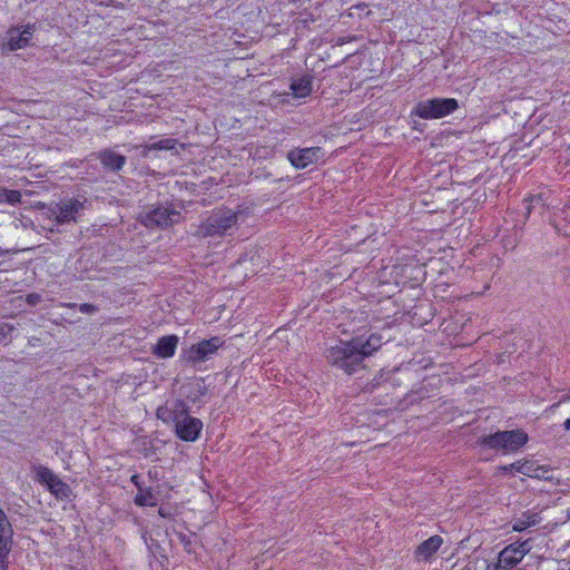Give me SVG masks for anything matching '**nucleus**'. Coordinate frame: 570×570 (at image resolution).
<instances>
[{
    "mask_svg": "<svg viewBox=\"0 0 570 570\" xmlns=\"http://www.w3.org/2000/svg\"><path fill=\"white\" fill-rule=\"evenodd\" d=\"M383 344V337L380 334H371L366 341L362 337H353L350 341H340L338 344L326 348V362L352 375L364 368V360L371 356Z\"/></svg>",
    "mask_w": 570,
    "mask_h": 570,
    "instance_id": "1",
    "label": "nucleus"
},
{
    "mask_svg": "<svg viewBox=\"0 0 570 570\" xmlns=\"http://www.w3.org/2000/svg\"><path fill=\"white\" fill-rule=\"evenodd\" d=\"M242 215L240 210L235 212L227 207L215 208L197 226L195 236L197 238H207L232 235Z\"/></svg>",
    "mask_w": 570,
    "mask_h": 570,
    "instance_id": "2",
    "label": "nucleus"
},
{
    "mask_svg": "<svg viewBox=\"0 0 570 570\" xmlns=\"http://www.w3.org/2000/svg\"><path fill=\"white\" fill-rule=\"evenodd\" d=\"M528 441V434L521 429L505 431L499 430L494 433L480 436L478 439V444L498 453L510 454L518 452L527 444Z\"/></svg>",
    "mask_w": 570,
    "mask_h": 570,
    "instance_id": "3",
    "label": "nucleus"
},
{
    "mask_svg": "<svg viewBox=\"0 0 570 570\" xmlns=\"http://www.w3.org/2000/svg\"><path fill=\"white\" fill-rule=\"evenodd\" d=\"M181 218L179 210L171 204H157L139 215V222L147 228L165 229L177 224Z\"/></svg>",
    "mask_w": 570,
    "mask_h": 570,
    "instance_id": "4",
    "label": "nucleus"
},
{
    "mask_svg": "<svg viewBox=\"0 0 570 570\" xmlns=\"http://www.w3.org/2000/svg\"><path fill=\"white\" fill-rule=\"evenodd\" d=\"M87 199L78 198L62 199L59 203L51 204L47 208L46 215L58 225L77 222V218L86 208Z\"/></svg>",
    "mask_w": 570,
    "mask_h": 570,
    "instance_id": "5",
    "label": "nucleus"
},
{
    "mask_svg": "<svg viewBox=\"0 0 570 570\" xmlns=\"http://www.w3.org/2000/svg\"><path fill=\"white\" fill-rule=\"evenodd\" d=\"M459 108L454 98H431L420 101L413 111L422 119H439L451 115Z\"/></svg>",
    "mask_w": 570,
    "mask_h": 570,
    "instance_id": "6",
    "label": "nucleus"
},
{
    "mask_svg": "<svg viewBox=\"0 0 570 570\" xmlns=\"http://www.w3.org/2000/svg\"><path fill=\"white\" fill-rule=\"evenodd\" d=\"M31 472L33 473V479L46 485L48 491L55 495L58 500L68 499L71 494V488L69 484L63 482L57 474L52 472L49 468L41 464H33L31 466Z\"/></svg>",
    "mask_w": 570,
    "mask_h": 570,
    "instance_id": "7",
    "label": "nucleus"
},
{
    "mask_svg": "<svg viewBox=\"0 0 570 570\" xmlns=\"http://www.w3.org/2000/svg\"><path fill=\"white\" fill-rule=\"evenodd\" d=\"M189 406L185 405V411L178 414V419L174 424L176 435L185 442H195L203 430V422L189 415Z\"/></svg>",
    "mask_w": 570,
    "mask_h": 570,
    "instance_id": "8",
    "label": "nucleus"
},
{
    "mask_svg": "<svg viewBox=\"0 0 570 570\" xmlns=\"http://www.w3.org/2000/svg\"><path fill=\"white\" fill-rule=\"evenodd\" d=\"M224 345V341L219 336H213L208 340H203L197 344H193L187 352V361L193 365L200 364L213 357L218 348Z\"/></svg>",
    "mask_w": 570,
    "mask_h": 570,
    "instance_id": "9",
    "label": "nucleus"
},
{
    "mask_svg": "<svg viewBox=\"0 0 570 570\" xmlns=\"http://www.w3.org/2000/svg\"><path fill=\"white\" fill-rule=\"evenodd\" d=\"M13 544V529L7 514L0 509V570L9 569V557Z\"/></svg>",
    "mask_w": 570,
    "mask_h": 570,
    "instance_id": "10",
    "label": "nucleus"
},
{
    "mask_svg": "<svg viewBox=\"0 0 570 570\" xmlns=\"http://www.w3.org/2000/svg\"><path fill=\"white\" fill-rule=\"evenodd\" d=\"M324 156L321 147L294 148L287 153V159L296 169L317 164Z\"/></svg>",
    "mask_w": 570,
    "mask_h": 570,
    "instance_id": "11",
    "label": "nucleus"
},
{
    "mask_svg": "<svg viewBox=\"0 0 570 570\" xmlns=\"http://www.w3.org/2000/svg\"><path fill=\"white\" fill-rule=\"evenodd\" d=\"M36 30L35 24H24L11 27L7 31L6 47L10 51L23 49L30 45L31 37Z\"/></svg>",
    "mask_w": 570,
    "mask_h": 570,
    "instance_id": "12",
    "label": "nucleus"
},
{
    "mask_svg": "<svg viewBox=\"0 0 570 570\" xmlns=\"http://www.w3.org/2000/svg\"><path fill=\"white\" fill-rule=\"evenodd\" d=\"M102 165L104 169L109 173H119L127 163V157L116 153L111 148H105L92 154Z\"/></svg>",
    "mask_w": 570,
    "mask_h": 570,
    "instance_id": "13",
    "label": "nucleus"
},
{
    "mask_svg": "<svg viewBox=\"0 0 570 570\" xmlns=\"http://www.w3.org/2000/svg\"><path fill=\"white\" fill-rule=\"evenodd\" d=\"M442 544L443 538L441 535L435 534L430 537L417 546L414 552L415 559L417 561L430 562Z\"/></svg>",
    "mask_w": 570,
    "mask_h": 570,
    "instance_id": "14",
    "label": "nucleus"
},
{
    "mask_svg": "<svg viewBox=\"0 0 570 570\" xmlns=\"http://www.w3.org/2000/svg\"><path fill=\"white\" fill-rule=\"evenodd\" d=\"M179 338L177 335L170 334L161 336L157 344L153 347V354L158 358H168L175 355Z\"/></svg>",
    "mask_w": 570,
    "mask_h": 570,
    "instance_id": "15",
    "label": "nucleus"
},
{
    "mask_svg": "<svg viewBox=\"0 0 570 570\" xmlns=\"http://www.w3.org/2000/svg\"><path fill=\"white\" fill-rule=\"evenodd\" d=\"M521 561L522 558L517 552V549L513 548V544H509L499 553L493 570H512Z\"/></svg>",
    "mask_w": 570,
    "mask_h": 570,
    "instance_id": "16",
    "label": "nucleus"
},
{
    "mask_svg": "<svg viewBox=\"0 0 570 570\" xmlns=\"http://www.w3.org/2000/svg\"><path fill=\"white\" fill-rule=\"evenodd\" d=\"M186 402L183 400H176L171 403L170 406H159L156 411L157 419L161 420L164 423H173L178 419V414L181 411H185Z\"/></svg>",
    "mask_w": 570,
    "mask_h": 570,
    "instance_id": "17",
    "label": "nucleus"
},
{
    "mask_svg": "<svg viewBox=\"0 0 570 570\" xmlns=\"http://www.w3.org/2000/svg\"><path fill=\"white\" fill-rule=\"evenodd\" d=\"M289 89L295 98H306L313 90V76L305 73L298 78L292 79Z\"/></svg>",
    "mask_w": 570,
    "mask_h": 570,
    "instance_id": "18",
    "label": "nucleus"
},
{
    "mask_svg": "<svg viewBox=\"0 0 570 570\" xmlns=\"http://www.w3.org/2000/svg\"><path fill=\"white\" fill-rule=\"evenodd\" d=\"M540 521H541V518H540L539 513L528 510V511L523 512L521 514V517L513 520L512 529L514 531L521 532L532 525L540 523Z\"/></svg>",
    "mask_w": 570,
    "mask_h": 570,
    "instance_id": "19",
    "label": "nucleus"
},
{
    "mask_svg": "<svg viewBox=\"0 0 570 570\" xmlns=\"http://www.w3.org/2000/svg\"><path fill=\"white\" fill-rule=\"evenodd\" d=\"M134 503L138 507H155L157 504V499L153 493V489L144 488L142 492H138L135 497Z\"/></svg>",
    "mask_w": 570,
    "mask_h": 570,
    "instance_id": "20",
    "label": "nucleus"
},
{
    "mask_svg": "<svg viewBox=\"0 0 570 570\" xmlns=\"http://www.w3.org/2000/svg\"><path fill=\"white\" fill-rule=\"evenodd\" d=\"M177 140L173 138L161 139L144 147L142 155L146 157L149 150H171L175 149Z\"/></svg>",
    "mask_w": 570,
    "mask_h": 570,
    "instance_id": "21",
    "label": "nucleus"
},
{
    "mask_svg": "<svg viewBox=\"0 0 570 570\" xmlns=\"http://www.w3.org/2000/svg\"><path fill=\"white\" fill-rule=\"evenodd\" d=\"M532 466H533V462H530V461L514 462L512 464L502 466V470H504L507 472L514 471V472L530 476L532 474Z\"/></svg>",
    "mask_w": 570,
    "mask_h": 570,
    "instance_id": "22",
    "label": "nucleus"
},
{
    "mask_svg": "<svg viewBox=\"0 0 570 570\" xmlns=\"http://www.w3.org/2000/svg\"><path fill=\"white\" fill-rule=\"evenodd\" d=\"M21 202V194L19 190L0 188V203L16 205Z\"/></svg>",
    "mask_w": 570,
    "mask_h": 570,
    "instance_id": "23",
    "label": "nucleus"
},
{
    "mask_svg": "<svg viewBox=\"0 0 570 570\" xmlns=\"http://www.w3.org/2000/svg\"><path fill=\"white\" fill-rule=\"evenodd\" d=\"M512 544H513V548L517 549V552L519 553V556L522 559L532 549V540L531 539H527V540L521 541V542H514Z\"/></svg>",
    "mask_w": 570,
    "mask_h": 570,
    "instance_id": "24",
    "label": "nucleus"
},
{
    "mask_svg": "<svg viewBox=\"0 0 570 570\" xmlns=\"http://www.w3.org/2000/svg\"><path fill=\"white\" fill-rule=\"evenodd\" d=\"M14 330V326L9 323L0 324V342H4L6 344L10 342Z\"/></svg>",
    "mask_w": 570,
    "mask_h": 570,
    "instance_id": "25",
    "label": "nucleus"
},
{
    "mask_svg": "<svg viewBox=\"0 0 570 570\" xmlns=\"http://www.w3.org/2000/svg\"><path fill=\"white\" fill-rule=\"evenodd\" d=\"M549 472H550V470L548 468H546L543 465H535L533 463L532 474L530 475V478L549 480L550 479V476L548 475Z\"/></svg>",
    "mask_w": 570,
    "mask_h": 570,
    "instance_id": "26",
    "label": "nucleus"
},
{
    "mask_svg": "<svg viewBox=\"0 0 570 570\" xmlns=\"http://www.w3.org/2000/svg\"><path fill=\"white\" fill-rule=\"evenodd\" d=\"M42 301V297L38 293H30L26 296V302L30 306H36Z\"/></svg>",
    "mask_w": 570,
    "mask_h": 570,
    "instance_id": "27",
    "label": "nucleus"
},
{
    "mask_svg": "<svg viewBox=\"0 0 570 570\" xmlns=\"http://www.w3.org/2000/svg\"><path fill=\"white\" fill-rule=\"evenodd\" d=\"M79 311L83 314H94L98 312V307L90 303H83L79 305Z\"/></svg>",
    "mask_w": 570,
    "mask_h": 570,
    "instance_id": "28",
    "label": "nucleus"
},
{
    "mask_svg": "<svg viewBox=\"0 0 570 570\" xmlns=\"http://www.w3.org/2000/svg\"><path fill=\"white\" fill-rule=\"evenodd\" d=\"M130 481L138 489L139 492H142L144 485L139 474H134L130 478Z\"/></svg>",
    "mask_w": 570,
    "mask_h": 570,
    "instance_id": "29",
    "label": "nucleus"
},
{
    "mask_svg": "<svg viewBox=\"0 0 570 570\" xmlns=\"http://www.w3.org/2000/svg\"><path fill=\"white\" fill-rule=\"evenodd\" d=\"M158 514H159L161 518H165V519H171V518L174 517V515H173V513H171V511H170V509H169V508H167V507H160V508L158 509Z\"/></svg>",
    "mask_w": 570,
    "mask_h": 570,
    "instance_id": "30",
    "label": "nucleus"
},
{
    "mask_svg": "<svg viewBox=\"0 0 570 570\" xmlns=\"http://www.w3.org/2000/svg\"><path fill=\"white\" fill-rule=\"evenodd\" d=\"M147 475L151 481L158 480L159 471L157 470V468L149 469Z\"/></svg>",
    "mask_w": 570,
    "mask_h": 570,
    "instance_id": "31",
    "label": "nucleus"
},
{
    "mask_svg": "<svg viewBox=\"0 0 570 570\" xmlns=\"http://www.w3.org/2000/svg\"><path fill=\"white\" fill-rule=\"evenodd\" d=\"M179 539H180V542L187 548V546L190 544V540L189 538L184 534V533H179Z\"/></svg>",
    "mask_w": 570,
    "mask_h": 570,
    "instance_id": "32",
    "label": "nucleus"
},
{
    "mask_svg": "<svg viewBox=\"0 0 570 570\" xmlns=\"http://www.w3.org/2000/svg\"><path fill=\"white\" fill-rule=\"evenodd\" d=\"M563 428H564L566 431L570 430V417L564 421Z\"/></svg>",
    "mask_w": 570,
    "mask_h": 570,
    "instance_id": "33",
    "label": "nucleus"
},
{
    "mask_svg": "<svg viewBox=\"0 0 570 570\" xmlns=\"http://www.w3.org/2000/svg\"><path fill=\"white\" fill-rule=\"evenodd\" d=\"M540 197L539 196H531L529 198H525L524 202L528 203V202H533V200H539Z\"/></svg>",
    "mask_w": 570,
    "mask_h": 570,
    "instance_id": "34",
    "label": "nucleus"
},
{
    "mask_svg": "<svg viewBox=\"0 0 570 570\" xmlns=\"http://www.w3.org/2000/svg\"><path fill=\"white\" fill-rule=\"evenodd\" d=\"M530 213H531V206H530V205H528V206H527V216H529V215H530Z\"/></svg>",
    "mask_w": 570,
    "mask_h": 570,
    "instance_id": "35",
    "label": "nucleus"
}]
</instances>
